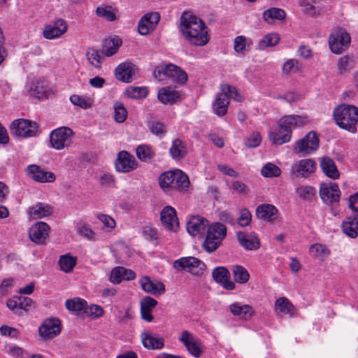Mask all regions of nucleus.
Segmentation results:
<instances>
[{"mask_svg":"<svg viewBox=\"0 0 358 358\" xmlns=\"http://www.w3.org/2000/svg\"><path fill=\"white\" fill-rule=\"evenodd\" d=\"M68 30V24L63 19H57L45 26L43 36L45 38L52 40L65 34Z\"/></svg>","mask_w":358,"mask_h":358,"instance_id":"nucleus-16","label":"nucleus"},{"mask_svg":"<svg viewBox=\"0 0 358 358\" xmlns=\"http://www.w3.org/2000/svg\"><path fill=\"white\" fill-rule=\"evenodd\" d=\"M77 233L84 238L95 241L96 240V233L85 223H78L76 225Z\"/></svg>","mask_w":358,"mask_h":358,"instance_id":"nucleus-44","label":"nucleus"},{"mask_svg":"<svg viewBox=\"0 0 358 358\" xmlns=\"http://www.w3.org/2000/svg\"><path fill=\"white\" fill-rule=\"evenodd\" d=\"M96 217L103 224L106 231H110L115 227L116 222L112 217L108 215L98 214Z\"/></svg>","mask_w":358,"mask_h":358,"instance_id":"nucleus-63","label":"nucleus"},{"mask_svg":"<svg viewBox=\"0 0 358 358\" xmlns=\"http://www.w3.org/2000/svg\"><path fill=\"white\" fill-rule=\"evenodd\" d=\"M315 162L311 159H303L296 162L291 168V173L296 177L307 178L315 171Z\"/></svg>","mask_w":358,"mask_h":358,"instance_id":"nucleus-18","label":"nucleus"},{"mask_svg":"<svg viewBox=\"0 0 358 358\" xmlns=\"http://www.w3.org/2000/svg\"><path fill=\"white\" fill-rule=\"evenodd\" d=\"M320 195L324 202L337 203L341 192L338 185L335 182L323 183L320 188Z\"/></svg>","mask_w":358,"mask_h":358,"instance_id":"nucleus-20","label":"nucleus"},{"mask_svg":"<svg viewBox=\"0 0 358 358\" xmlns=\"http://www.w3.org/2000/svg\"><path fill=\"white\" fill-rule=\"evenodd\" d=\"M229 308L233 315L244 320L250 319L255 314L254 309L248 304L236 302L231 304Z\"/></svg>","mask_w":358,"mask_h":358,"instance_id":"nucleus-31","label":"nucleus"},{"mask_svg":"<svg viewBox=\"0 0 358 358\" xmlns=\"http://www.w3.org/2000/svg\"><path fill=\"white\" fill-rule=\"evenodd\" d=\"M52 213V208L44 203H37L34 206L29 207L28 214L32 219H41L49 216Z\"/></svg>","mask_w":358,"mask_h":358,"instance_id":"nucleus-32","label":"nucleus"},{"mask_svg":"<svg viewBox=\"0 0 358 358\" xmlns=\"http://www.w3.org/2000/svg\"><path fill=\"white\" fill-rule=\"evenodd\" d=\"M160 20L157 12L148 13L144 15L138 24V31L141 35L145 36L153 31Z\"/></svg>","mask_w":358,"mask_h":358,"instance_id":"nucleus-14","label":"nucleus"},{"mask_svg":"<svg viewBox=\"0 0 358 358\" xmlns=\"http://www.w3.org/2000/svg\"><path fill=\"white\" fill-rule=\"evenodd\" d=\"M307 121L308 120L306 117L289 115L282 117L280 119L278 124H280L282 128H285L287 130L289 129L292 134L294 129L303 126L306 122H307Z\"/></svg>","mask_w":358,"mask_h":358,"instance_id":"nucleus-27","label":"nucleus"},{"mask_svg":"<svg viewBox=\"0 0 358 358\" xmlns=\"http://www.w3.org/2000/svg\"><path fill=\"white\" fill-rule=\"evenodd\" d=\"M133 74V65L129 63H122L115 69V77L117 80L129 83Z\"/></svg>","mask_w":358,"mask_h":358,"instance_id":"nucleus-37","label":"nucleus"},{"mask_svg":"<svg viewBox=\"0 0 358 358\" xmlns=\"http://www.w3.org/2000/svg\"><path fill=\"white\" fill-rule=\"evenodd\" d=\"M297 195L305 200H310L315 194V189L310 186H300L296 190Z\"/></svg>","mask_w":358,"mask_h":358,"instance_id":"nucleus-59","label":"nucleus"},{"mask_svg":"<svg viewBox=\"0 0 358 358\" xmlns=\"http://www.w3.org/2000/svg\"><path fill=\"white\" fill-rule=\"evenodd\" d=\"M88 61L96 68H100L101 65V57L96 50L90 48L86 53Z\"/></svg>","mask_w":358,"mask_h":358,"instance_id":"nucleus-58","label":"nucleus"},{"mask_svg":"<svg viewBox=\"0 0 358 358\" xmlns=\"http://www.w3.org/2000/svg\"><path fill=\"white\" fill-rule=\"evenodd\" d=\"M73 132L69 127H62L54 129L50 135V147L60 150L72 143Z\"/></svg>","mask_w":358,"mask_h":358,"instance_id":"nucleus-6","label":"nucleus"},{"mask_svg":"<svg viewBox=\"0 0 358 358\" xmlns=\"http://www.w3.org/2000/svg\"><path fill=\"white\" fill-rule=\"evenodd\" d=\"M227 235L225 225L215 222L209 226L206 237L203 243L204 250L208 253L213 252L220 245Z\"/></svg>","mask_w":358,"mask_h":358,"instance_id":"nucleus-4","label":"nucleus"},{"mask_svg":"<svg viewBox=\"0 0 358 358\" xmlns=\"http://www.w3.org/2000/svg\"><path fill=\"white\" fill-rule=\"evenodd\" d=\"M229 100L227 95L222 92L217 94L216 98L213 103V112L218 116H224L228 110Z\"/></svg>","mask_w":358,"mask_h":358,"instance_id":"nucleus-35","label":"nucleus"},{"mask_svg":"<svg viewBox=\"0 0 358 358\" xmlns=\"http://www.w3.org/2000/svg\"><path fill=\"white\" fill-rule=\"evenodd\" d=\"M173 266L178 271H185L194 275L203 274L206 270V264L194 257H185L175 260Z\"/></svg>","mask_w":358,"mask_h":358,"instance_id":"nucleus-7","label":"nucleus"},{"mask_svg":"<svg viewBox=\"0 0 358 358\" xmlns=\"http://www.w3.org/2000/svg\"><path fill=\"white\" fill-rule=\"evenodd\" d=\"M180 29L182 36L192 45L203 46L209 41L207 27L202 20L194 15L183 13Z\"/></svg>","mask_w":358,"mask_h":358,"instance_id":"nucleus-1","label":"nucleus"},{"mask_svg":"<svg viewBox=\"0 0 358 358\" xmlns=\"http://www.w3.org/2000/svg\"><path fill=\"white\" fill-rule=\"evenodd\" d=\"M50 227L44 222H37L29 229V237L36 244L43 245L48 237Z\"/></svg>","mask_w":358,"mask_h":358,"instance_id":"nucleus-15","label":"nucleus"},{"mask_svg":"<svg viewBox=\"0 0 358 358\" xmlns=\"http://www.w3.org/2000/svg\"><path fill=\"white\" fill-rule=\"evenodd\" d=\"M114 117L117 122L122 123L127 117V110L120 101H115L113 105Z\"/></svg>","mask_w":358,"mask_h":358,"instance_id":"nucleus-49","label":"nucleus"},{"mask_svg":"<svg viewBox=\"0 0 358 358\" xmlns=\"http://www.w3.org/2000/svg\"><path fill=\"white\" fill-rule=\"evenodd\" d=\"M319 145L320 140L317 134L311 131L295 143L294 151L303 155H310L319 148Z\"/></svg>","mask_w":358,"mask_h":358,"instance_id":"nucleus-9","label":"nucleus"},{"mask_svg":"<svg viewBox=\"0 0 358 358\" xmlns=\"http://www.w3.org/2000/svg\"><path fill=\"white\" fill-rule=\"evenodd\" d=\"M278 210L271 204L264 203L257 206L256 215L257 217L266 221L272 222L277 219Z\"/></svg>","mask_w":358,"mask_h":358,"instance_id":"nucleus-29","label":"nucleus"},{"mask_svg":"<svg viewBox=\"0 0 358 358\" xmlns=\"http://www.w3.org/2000/svg\"><path fill=\"white\" fill-rule=\"evenodd\" d=\"M171 69H173L172 64L159 65L155 68L153 75L158 80H164L166 78H169Z\"/></svg>","mask_w":358,"mask_h":358,"instance_id":"nucleus-48","label":"nucleus"},{"mask_svg":"<svg viewBox=\"0 0 358 358\" xmlns=\"http://www.w3.org/2000/svg\"><path fill=\"white\" fill-rule=\"evenodd\" d=\"M76 264V258L66 254L62 255L59 259V265L61 270L65 273L71 272Z\"/></svg>","mask_w":358,"mask_h":358,"instance_id":"nucleus-43","label":"nucleus"},{"mask_svg":"<svg viewBox=\"0 0 358 358\" xmlns=\"http://www.w3.org/2000/svg\"><path fill=\"white\" fill-rule=\"evenodd\" d=\"M261 174L264 178L278 177L281 174V170L275 164L268 162L262 168Z\"/></svg>","mask_w":358,"mask_h":358,"instance_id":"nucleus-47","label":"nucleus"},{"mask_svg":"<svg viewBox=\"0 0 358 358\" xmlns=\"http://www.w3.org/2000/svg\"><path fill=\"white\" fill-rule=\"evenodd\" d=\"M342 229L348 236L355 238L358 236V214L348 216L342 224Z\"/></svg>","mask_w":358,"mask_h":358,"instance_id":"nucleus-33","label":"nucleus"},{"mask_svg":"<svg viewBox=\"0 0 358 358\" xmlns=\"http://www.w3.org/2000/svg\"><path fill=\"white\" fill-rule=\"evenodd\" d=\"M270 141L275 145H282L290 141L292 134L290 130H287L278 124V129L271 131L268 134Z\"/></svg>","mask_w":358,"mask_h":358,"instance_id":"nucleus-34","label":"nucleus"},{"mask_svg":"<svg viewBox=\"0 0 358 358\" xmlns=\"http://www.w3.org/2000/svg\"><path fill=\"white\" fill-rule=\"evenodd\" d=\"M275 311L280 316L289 315L294 317L296 315V310L291 301L286 297H280L275 302Z\"/></svg>","mask_w":358,"mask_h":358,"instance_id":"nucleus-26","label":"nucleus"},{"mask_svg":"<svg viewBox=\"0 0 358 358\" xmlns=\"http://www.w3.org/2000/svg\"><path fill=\"white\" fill-rule=\"evenodd\" d=\"M309 253L315 258L324 261L331 255V250L324 244L314 243L310 246Z\"/></svg>","mask_w":358,"mask_h":358,"instance_id":"nucleus-38","label":"nucleus"},{"mask_svg":"<svg viewBox=\"0 0 358 358\" xmlns=\"http://www.w3.org/2000/svg\"><path fill=\"white\" fill-rule=\"evenodd\" d=\"M141 338L143 345L147 349L161 350L164 346V338L149 331H143Z\"/></svg>","mask_w":358,"mask_h":358,"instance_id":"nucleus-21","label":"nucleus"},{"mask_svg":"<svg viewBox=\"0 0 358 358\" xmlns=\"http://www.w3.org/2000/svg\"><path fill=\"white\" fill-rule=\"evenodd\" d=\"M355 65L353 57L345 55L338 59V69L341 73L346 72L352 69Z\"/></svg>","mask_w":358,"mask_h":358,"instance_id":"nucleus-54","label":"nucleus"},{"mask_svg":"<svg viewBox=\"0 0 358 358\" xmlns=\"http://www.w3.org/2000/svg\"><path fill=\"white\" fill-rule=\"evenodd\" d=\"M169 152L173 159H180L185 156L187 149L181 140L176 139L172 142Z\"/></svg>","mask_w":358,"mask_h":358,"instance_id":"nucleus-39","label":"nucleus"},{"mask_svg":"<svg viewBox=\"0 0 358 358\" xmlns=\"http://www.w3.org/2000/svg\"><path fill=\"white\" fill-rule=\"evenodd\" d=\"M96 14L97 16L103 17L108 21H113L116 18L115 13L110 6L97 7Z\"/></svg>","mask_w":358,"mask_h":358,"instance_id":"nucleus-57","label":"nucleus"},{"mask_svg":"<svg viewBox=\"0 0 358 358\" xmlns=\"http://www.w3.org/2000/svg\"><path fill=\"white\" fill-rule=\"evenodd\" d=\"M333 117L336 124L341 129L352 134L357 132L358 107L352 104H341L334 109Z\"/></svg>","mask_w":358,"mask_h":358,"instance_id":"nucleus-2","label":"nucleus"},{"mask_svg":"<svg viewBox=\"0 0 358 358\" xmlns=\"http://www.w3.org/2000/svg\"><path fill=\"white\" fill-rule=\"evenodd\" d=\"M239 245L245 250L256 251L261 247V241L255 231H239L236 234Z\"/></svg>","mask_w":358,"mask_h":358,"instance_id":"nucleus-11","label":"nucleus"},{"mask_svg":"<svg viewBox=\"0 0 358 358\" xmlns=\"http://www.w3.org/2000/svg\"><path fill=\"white\" fill-rule=\"evenodd\" d=\"M250 41L244 36H238L234 39V48L238 53L244 54L250 47Z\"/></svg>","mask_w":358,"mask_h":358,"instance_id":"nucleus-53","label":"nucleus"},{"mask_svg":"<svg viewBox=\"0 0 358 358\" xmlns=\"http://www.w3.org/2000/svg\"><path fill=\"white\" fill-rule=\"evenodd\" d=\"M160 218L163 225L169 231H175L179 226L176 210L170 206L163 208Z\"/></svg>","mask_w":358,"mask_h":358,"instance_id":"nucleus-22","label":"nucleus"},{"mask_svg":"<svg viewBox=\"0 0 358 358\" xmlns=\"http://www.w3.org/2000/svg\"><path fill=\"white\" fill-rule=\"evenodd\" d=\"M251 220L252 215L248 209L243 208L240 211V215L237 219V222L241 227H247L250 224Z\"/></svg>","mask_w":358,"mask_h":358,"instance_id":"nucleus-61","label":"nucleus"},{"mask_svg":"<svg viewBox=\"0 0 358 358\" xmlns=\"http://www.w3.org/2000/svg\"><path fill=\"white\" fill-rule=\"evenodd\" d=\"M157 98L164 105H173L181 98V92L171 87H164L158 91Z\"/></svg>","mask_w":358,"mask_h":358,"instance_id":"nucleus-25","label":"nucleus"},{"mask_svg":"<svg viewBox=\"0 0 358 358\" xmlns=\"http://www.w3.org/2000/svg\"><path fill=\"white\" fill-rule=\"evenodd\" d=\"M280 37L277 34L271 33L266 34L259 42V47L260 49H264L267 47L274 46L278 43Z\"/></svg>","mask_w":358,"mask_h":358,"instance_id":"nucleus-55","label":"nucleus"},{"mask_svg":"<svg viewBox=\"0 0 358 358\" xmlns=\"http://www.w3.org/2000/svg\"><path fill=\"white\" fill-rule=\"evenodd\" d=\"M178 340L183 343L187 352L192 356L198 358L202 354L203 350L201 342L187 330L182 331Z\"/></svg>","mask_w":358,"mask_h":358,"instance_id":"nucleus-13","label":"nucleus"},{"mask_svg":"<svg viewBox=\"0 0 358 358\" xmlns=\"http://www.w3.org/2000/svg\"><path fill=\"white\" fill-rule=\"evenodd\" d=\"M49 92L50 90L47 81L41 78L33 83L29 90V94L31 96L41 99H46Z\"/></svg>","mask_w":358,"mask_h":358,"instance_id":"nucleus-28","label":"nucleus"},{"mask_svg":"<svg viewBox=\"0 0 358 358\" xmlns=\"http://www.w3.org/2000/svg\"><path fill=\"white\" fill-rule=\"evenodd\" d=\"M208 226V221L200 215L192 216L186 224L187 232L192 236L204 232Z\"/></svg>","mask_w":358,"mask_h":358,"instance_id":"nucleus-23","label":"nucleus"},{"mask_svg":"<svg viewBox=\"0 0 358 358\" xmlns=\"http://www.w3.org/2000/svg\"><path fill=\"white\" fill-rule=\"evenodd\" d=\"M65 306L69 310L78 313L86 309L87 302L84 299L75 298L66 300Z\"/></svg>","mask_w":358,"mask_h":358,"instance_id":"nucleus-46","label":"nucleus"},{"mask_svg":"<svg viewBox=\"0 0 358 358\" xmlns=\"http://www.w3.org/2000/svg\"><path fill=\"white\" fill-rule=\"evenodd\" d=\"M173 69H171L169 79L178 84H184L187 80V74L180 67L172 64Z\"/></svg>","mask_w":358,"mask_h":358,"instance_id":"nucleus-45","label":"nucleus"},{"mask_svg":"<svg viewBox=\"0 0 358 358\" xmlns=\"http://www.w3.org/2000/svg\"><path fill=\"white\" fill-rule=\"evenodd\" d=\"M351 37L348 31L342 28L334 29L329 36V45L331 51L336 55H340L350 46Z\"/></svg>","mask_w":358,"mask_h":358,"instance_id":"nucleus-5","label":"nucleus"},{"mask_svg":"<svg viewBox=\"0 0 358 358\" xmlns=\"http://www.w3.org/2000/svg\"><path fill=\"white\" fill-rule=\"evenodd\" d=\"M262 142L261 135L258 132L252 133L249 137L245 140V145L248 148H256Z\"/></svg>","mask_w":358,"mask_h":358,"instance_id":"nucleus-62","label":"nucleus"},{"mask_svg":"<svg viewBox=\"0 0 358 358\" xmlns=\"http://www.w3.org/2000/svg\"><path fill=\"white\" fill-rule=\"evenodd\" d=\"M320 167L324 173L329 178L336 179L339 177V172L334 160L331 158H322L320 161Z\"/></svg>","mask_w":358,"mask_h":358,"instance_id":"nucleus-36","label":"nucleus"},{"mask_svg":"<svg viewBox=\"0 0 358 358\" xmlns=\"http://www.w3.org/2000/svg\"><path fill=\"white\" fill-rule=\"evenodd\" d=\"M212 275L217 282L220 283L229 278V272L225 267L217 266L213 270Z\"/></svg>","mask_w":358,"mask_h":358,"instance_id":"nucleus-60","label":"nucleus"},{"mask_svg":"<svg viewBox=\"0 0 358 358\" xmlns=\"http://www.w3.org/2000/svg\"><path fill=\"white\" fill-rule=\"evenodd\" d=\"M70 101L73 105L84 109L91 108L93 104V101L91 98L77 94L72 95L70 97Z\"/></svg>","mask_w":358,"mask_h":358,"instance_id":"nucleus-52","label":"nucleus"},{"mask_svg":"<svg viewBox=\"0 0 358 358\" xmlns=\"http://www.w3.org/2000/svg\"><path fill=\"white\" fill-rule=\"evenodd\" d=\"M142 289L153 295H162L165 292L164 285L159 281L152 280L148 276H143L139 279Z\"/></svg>","mask_w":358,"mask_h":358,"instance_id":"nucleus-24","label":"nucleus"},{"mask_svg":"<svg viewBox=\"0 0 358 358\" xmlns=\"http://www.w3.org/2000/svg\"><path fill=\"white\" fill-rule=\"evenodd\" d=\"M232 273L234 280L240 284L246 283L250 278V274L247 269L241 265L234 266Z\"/></svg>","mask_w":358,"mask_h":358,"instance_id":"nucleus-42","label":"nucleus"},{"mask_svg":"<svg viewBox=\"0 0 358 358\" xmlns=\"http://www.w3.org/2000/svg\"><path fill=\"white\" fill-rule=\"evenodd\" d=\"M135 278V273L131 269L117 266L111 271L110 281L113 284H118L122 280H131Z\"/></svg>","mask_w":358,"mask_h":358,"instance_id":"nucleus-30","label":"nucleus"},{"mask_svg":"<svg viewBox=\"0 0 358 358\" xmlns=\"http://www.w3.org/2000/svg\"><path fill=\"white\" fill-rule=\"evenodd\" d=\"M62 330L59 319L51 317L45 320L38 328V333L43 341L52 340L59 335Z\"/></svg>","mask_w":358,"mask_h":358,"instance_id":"nucleus-10","label":"nucleus"},{"mask_svg":"<svg viewBox=\"0 0 358 358\" xmlns=\"http://www.w3.org/2000/svg\"><path fill=\"white\" fill-rule=\"evenodd\" d=\"M111 42L113 43V46L106 47L103 50V55L106 57H110L115 55L122 44L121 39L117 37L113 38Z\"/></svg>","mask_w":358,"mask_h":358,"instance_id":"nucleus-64","label":"nucleus"},{"mask_svg":"<svg viewBox=\"0 0 358 358\" xmlns=\"http://www.w3.org/2000/svg\"><path fill=\"white\" fill-rule=\"evenodd\" d=\"M285 15V12L283 10L277 8L267 9L263 13L264 20L269 24H272L275 20H283Z\"/></svg>","mask_w":358,"mask_h":358,"instance_id":"nucleus-40","label":"nucleus"},{"mask_svg":"<svg viewBox=\"0 0 358 358\" xmlns=\"http://www.w3.org/2000/svg\"><path fill=\"white\" fill-rule=\"evenodd\" d=\"M124 94L131 99L144 98L148 95V90L143 87L130 86L126 89Z\"/></svg>","mask_w":358,"mask_h":358,"instance_id":"nucleus-50","label":"nucleus"},{"mask_svg":"<svg viewBox=\"0 0 358 358\" xmlns=\"http://www.w3.org/2000/svg\"><path fill=\"white\" fill-rule=\"evenodd\" d=\"M32 304V299L27 296H15L6 301L8 308L18 316H22L24 313L28 312Z\"/></svg>","mask_w":358,"mask_h":358,"instance_id":"nucleus-12","label":"nucleus"},{"mask_svg":"<svg viewBox=\"0 0 358 358\" xmlns=\"http://www.w3.org/2000/svg\"><path fill=\"white\" fill-rule=\"evenodd\" d=\"M189 184L187 175L179 169L166 171L159 177L160 187L167 193H171L173 191L187 192Z\"/></svg>","mask_w":358,"mask_h":358,"instance_id":"nucleus-3","label":"nucleus"},{"mask_svg":"<svg viewBox=\"0 0 358 358\" xmlns=\"http://www.w3.org/2000/svg\"><path fill=\"white\" fill-rule=\"evenodd\" d=\"M10 130L13 136L23 138L36 136L38 132L37 124L26 119L15 120L10 124Z\"/></svg>","mask_w":358,"mask_h":358,"instance_id":"nucleus-8","label":"nucleus"},{"mask_svg":"<svg viewBox=\"0 0 358 358\" xmlns=\"http://www.w3.org/2000/svg\"><path fill=\"white\" fill-rule=\"evenodd\" d=\"M137 167V162L134 157L127 151L119 152L116 162L115 168L118 172H130Z\"/></svg>","mask_w":358,"mask_h":358,"instance_id":"nucleus-19","label":"nucleus"},{"mask_svg":"<svg viewBox=\"0 0 358 358\" xmlns=\"http://www.w3.org/2000/svg\"><path fill=\"white\" fill-rule=\"evenodd\" d=\"M27 173L32 180L41 183L53 182L56 179L52 172L45 171L36 164L29 165Z\"/></svg>","mask_w":358,"mask_h":358,"instance_id":"nucleus-17","label":"nucleus"},{"mask_svg":"<svg viewBox=\"0 0 358 358\" xmlns=\"http://www.w3.org/2000/svg\"><path fill=\"white\" fill-rule=\"evenodd\" d=\"M221 90L227 95L229 100L230 98L238 102H241L243 100L242 96L238 94L236 87L233 86L229 85H222Z\"/></svg>","mask_w":358,"mask_h":358,"instance_id":"nucleus-56","label":"nucleus"},{"mask_svg":"<svg viewBox=\"0 0 358 358\" xmlns=\"http://www.w3.org/2000/svg\"><path fill=\"white\" fill-rule=\"evenodd\" d=\"M301 65L296 59H289L285 62L282 65V71L285 75L296 73L300 71Z\"/></svg>","mask_w":358,"mask_h":358,"instance_id":"nucleus-51","label":"nucleus"},{"mask_svg":"<svg viewBox=\"0 0 358 358\" xmlns=\"http://www.w3.org/2000/svg\"><path fill=\"white\" fill-rule=\"evenodd\" d=\"M136 154L138 159L142 162H148L152 159L155 155V151L152 147L148 145H140L136 148Z\"/></svg>","mask_w":358,"mask_h":358,"instance_id":"nucleus-41","label":"nucleus"}]
</instances>
